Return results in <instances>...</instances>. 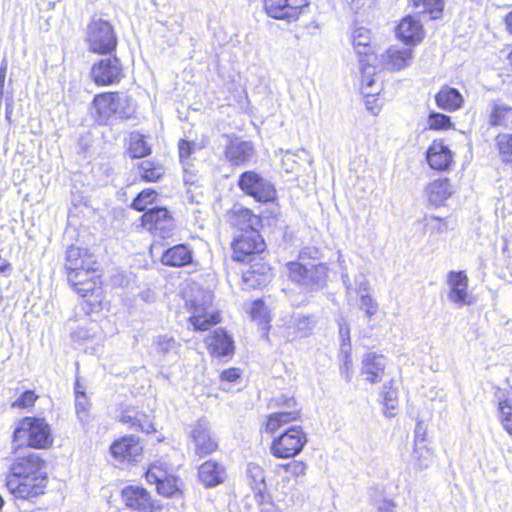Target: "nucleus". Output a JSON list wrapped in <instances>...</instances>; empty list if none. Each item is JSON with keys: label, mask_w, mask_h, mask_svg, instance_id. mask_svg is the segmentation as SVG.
<instances>
[{"label": "nucleus", "mask_w": 512, "mask_h": 512, "mask_svg": "<svg viewBox=\"0 0 512 512\" xmlns=\"http://www.w3.org/2000/svg\"><path fill=\"white\" fill-rule=\"evenodd\" d=\"M85 260L82 257V250L79 247L70 246L66 252V269L68 273L87 269Z\"/></svg>", "instance_id": "obj_42"}, {"label": "nucleus", "mask_w": 512, "mask_h": 512, "mask_svg": "<svg viewBox=\"0 0 512 512\" xmlns=\"http://www.w3.org/2000/svg\"><path fill=\"white\" fill-rule=\"evenodd\" d=\"M383 406L386 417H394L398 411V391L391 386L383 387Z\"/></svg>", "instance_id": "obj_44"}, {"label": "nucleus", "mask_w": 512, "mask_h": 512, "mask_svg": "<svg viewBox=\"0 0 512 512\" xmlns=\"http://www.w3.org/2000/svg\"><path fill=\"white\" fill-rule=\"evenodd\" d=\"M190 437L194 443L196 453L200 456L211 454L218 448V443L211 436L208 423L204 420H199L192 427Z\"/></svg>", "instance_id": "obj_22"}, {"label": "nucleus", "mask_w": 512, "mask_h": 512, "mask_svg": "<svg viewBox=\"0 0 512 512\" xmlns=\"http://www.w3.org/2000/svg\"><path fill=\"white\" fill-rule=\"evenodd\" d=\"M433 461V451L426 444H414L411 463L417 470L428 468Z\"/></svg>", "instance_id": "obj_38"}, {"label": "nucleus", "mask_w": 512, "mask_h": 512, "mask_svg": "<svg viewBox=\"0 0 512 512\" xmlns=\"http://www.w3.org/2000/svg\"><path fill=\"white\" fill-rule=\"evenodd\" d=\"M209 352L215 357L231 356L234 353L232 338L222 329H217L206 339Z\"/></svg>", "instance_id": "obj_28"}, {"label": "nucleus", "mask_w": 512, "mask_h": 512, "mask_svg": "<svg viewBox=\"0 0 512 512\" xmlns=\"http://www.w3.org/2000/svg\"><path fill=\"white\" fill-rule=\"evenodd\" d=\"M128 153L132 158L145 157L150 153V147L142 134L134 132L130 135Z\"/></svg>", "instance_id": "obj_41"}, {"label": "nucleus", "mask_w": 512, "mask_h": 512, "mask_svg": "<svg viewBox=\"0 0 512 512\" xmlns=\"http://www.w3.org/2000/svg\"><path fill=\"white\" fill-rule=\"evenodd\" d=\"M85 41L89 51L95 54H110L117 47V36L112 25L101 18L90 21Z\"/></svg>", "instance_id": "obj_4"}, {"label": "nucleus", "mask_w": 512, "mask_h": 512, "mask_svg": "<svg viewBox=\"0 0 512 512\" xmlns=\"http://www.w3.org/2000/svg\"><path fill=\"white\" fill-rule=\"evenodd\" d=\"M417 8L422 7V12H427L432 18H438L443 10V2L441 0H413Z\"/></svg>", "instance_id": "obj_47"}, {"label": "nucleus", "mask_w": 512, "mask_h": 512, "mask_svg": "<svg viewBox=\"0 0 512 512\" xmlns=\"http://www.w3.org/2000/svg\"><path fill=\"white\" fill-rule=\"evenodd\" d=\"M133 112L131 99L126 95L113 92L96 95L90 108L91 116L100 125L107 124L112 116L121 119L130 118Z\"/></svg>", "instance_id": "obj_2"}, {"label": "nucleus", "mask_w": 512, "mask_h": 512, "mask_svg": "<svg viewBox=\"0 0 512 512\" xmlns=\"http://www.w3.org/2000/svg\"><path fill=\"white\" fill-rule=\"evenodd\" d=\"M121 496L126 506L131 509L146 511L152 507L150 495L142 487H125L122 490Z\"/></svg>", "instance_id": "obj_29"}, {"label": "nucleus", "mask_w": 512, "mask_h": 512, "mask_svg": "<svg viewBox=\"0 0 512 512\" xmlns=\"http://www.w3.org/2000/svg\"><path fill=\"white\" fill-rule=\"evenodd\" d=\"M157 346L162 352L168 353L178 349V343L170 337L160 336L157 339Z\"/></svg>", "instance_id": "obj_58"}, {"label": "nucleus", "mask_w": 512, "mask_h": 512, "mask_svg": "<svg viewBox=\"0 0 512 512\" xmlns=\"http://www.w3.org/2000/svg\"><path fill=\"white\" fill-rule=\"evenodd\" d=\"M356 292L360 296L359 308L365 312L366 317L370 320L378 310V304L370 295V285L368 280L361 276L356 280Z\"/></svg>", "instance_id": "obj_33"}, {"label": "nucleus", "mask_w": 512, "mask_h": 512, "mask_svg": "<svg viewBox=\"0 0 512 512\" xmlns=\"http://www.w3.org/2000/svg\"><path fill=\"white\" fill-rule=\"evenodd\" d=\"M238 185L241 190L259 202L272 201L276 197L274 186L254 171L241 174Z\"/></svg>", "instance_id": "obj_11"}, {"label": "nucleus", "mask_w": 512, "mask_h": 512, "mask_svg": "<svg viewBox=\"0 0 512 512\" xmlns=\"http://www.w3.org/2000/svg\"><path fill=\"white\" fill-rule=\"evenodd\" d=\"M426 160L432 169L445 170L452 163L453 155L442 141L434 140L426 152Z\"/></svg>", "instance_id": "obj_26"}, {"label": "nucleus", "mask_w": 512, "mask_h": 512, "mask_svg": "<svg viewBox=\"0 0 512 512\" xmlns=\"http://www.w3.org/2000/svg\"><path fill=\"white\" fill-rule=\"evenodd\" d=\"M285 409L271 413L267 416L263 429L267 433H275L282 426L297 420L300 417V409L294 398H289L284 403Z\"/></svg>", "instance_id": "obj_20"}, {"label": "nucleus", "mask_w": 512, "mask_h": 512, "mask_svg": "<svg viewBox=\"0 0 512 512\" xmlns=\"http://www.w3.org/2000/svg\"><path fill=\"white\" fill-rule=\"evenodd\" d=\"M199 478L205 486H215L225 478L224 468L214 461H207L199 468Z\"/></svg>", "instance_id": "obj_34"}, {"label": "nucleus", "mask_w": 512, "mask_h": 512, "mask_svg": "<svg viewBox=\"0 0 512 512\" xmlns=\"http://www.w3.org/2000/svg\"><path fill=\"white\" fill-rule=\"evenodd\" d=\"M281 468L285 469L287 472H289L293 476H301L305 474L306 466L304 463L299 461H292L288 464H284L280 466Z\"/></svg>", "instance_id": "obj_60"}, {"label": "nucleus", "mask_w": 512, "mask_h": 512, "mask_svg": "<svg viewBox=\"0 0 512 512\" xmlns=\"http://www.w3.org/2000/svg\"><path fill=\"white\" fill-rule=\"evenodd\" d=\"M266 14L274 19L292 22L298 19L307 0H263Z\"/></svg>", "instance_id": "obj_14"}, {"label": "nucleus", "mask_w": 512, "mask_h": 512, "mask_svg": "<svg viewBox=\"0 0 512 512\" xmlns=\"http://www.w3.org/2000/svg\"><path fill=\"white\" fill-rule=\"evenodd\" d=\"M97 325L90 323V327L80 326L73 333L72 338L77 342H83L95 336Z\"/></svg>", "instance_id": "obj_53"}, {"label": "nucleus", "mask_w": 512, "mask_h": 512, "mask_svg": "<svg viewBox=\"0 0 512 512\" xmlns=\"http://www.w3.org/2000/svg\"><path fill=\"white\" fill-rule=\"evenodd\" d=\"M265 243L257 230L239 235L233 245L235 259L244 261L246 256L257 254L264 251Z\"/></svg>", "instance_id": "obj_19"}, {"label": "nucleus", "mask_w": 512, "mask_h": 512, "mask_svg": "<svg viewBox=\"0 0 512 512\" xmlns=\"http://www.w3.org/2000/svg\"><path fill=\"white\" fill-rule=\"evenodd\" d=\"M489 123L492 126L512 127V107L501 102L491 105Z\"/></svg>", "instance_id": "obj_35"}, {"label": "nucleus", "mask_w": 512, "mask_h": 512, "mask_svg": "<svg viewBox=\"0 0 512 512\" xmlns=\"http://www.w3.org/2000/svg\"><path fill=\"white\" fill-rule=\"evenodd\" d=\"M247 477L249 485L253 490L261 493L265 489V473L262 467L255 463H249L247 466Z\"/></svg>", "instance_id": "obj_43"}, {"label": "nucleus", "mask_w": 512, "mask_h": 512, "mask_svg": "<svg viewBox=\"0 0 512 512\" xmlns=\"http://www.w3.org/2000/svg\"><path fill=\"white\" fill-rule=\"evenodd\" d=\"M342 353L344 354L343 365L341 367L342 375L344 379L349 382L352 379V360L350 357V349L341 348Z\"/></svg>", "instance_id": "obj_57"}, {"label": "nucleus", "mask_w": 512, "mask_h": 512, "mask_svg": "<svg viewBox=\"0 0 512 512\" xmlns=\"http://www.w3.org/2000/svg\"><path fill=\"white\" fill-rule=\"evenodd\" d=\"M306 443L307 437L302 427L293 426L272 440L270 452L276 458H293L303 450Z\"/></svg>", "instance_id": "obj_7"}, {"label": "nucleus", "mask_w": 512, "mask_h": 512, "mask_svg": "<svg viewBox=\"0 0 512 512\" xmlns=\"http://www.w3.org/2000/svg\"><path fill=\"white\" fill-rule=\"evenodd\" d=\"M212 296L209 292L201 291L193 299L187 301L190 312L189 322L194 330L206 331L219 323V314L211 307Z\"/></svg>", "instance_id": "obj_6"}, {"label": "nucleus", "mask_w": 512, "mask_h": 512, "mask_svg": "<svg viewBox=\"0 0 512 512\" xmlns=\"http://www.w3.org/2000/svg\"><path fill=\"white\" fill-rule=\"evenodd\" d=\"M228 221L232 226L238 228L244 233L249 232L252 229L256 230L260 224V218L241 205H235L229 211Z\"/></svg>", "instance_id": "obj_27"}, {"label": "nucleus", "mask_w": 512, "mask_h": 512, "mask_svg": "<svg viewBox=\"0 0 512 512\" xmlns=\"http://www.w3.org/2000/svg\"><path fill=\"white\" fill-rule=\"evenodd\" d=\"M424 193L429 203L440 206L452 195L453 189L448 179L439 178L428 183Z\"/></svg>", "instance_id": "obj_30"}, {"label": "nucleus", "mask_w": 512, "mask_h": 512, "mask_svg": "<svg viewBox=\"0 0 512 512\" xmlns=\"http://www.w3.org/2000/svg\"><path fill=\"white\" fill-rule=\"evenodd\" d=\"M156 198L157 192L155 190L145 189L134 199L132 206L138 211H144L156 201Z\"/></svg>", "instance_id": "obj_46"}, {"label": "nucleus", "mask_w": 512, "mask_h": 512, "mask_svg": "<svg viewBox=\"0 0 512 512\" xmlns=\"http://www.w3.org/2000/svg\"><path fill=\"white\" fill-rule=\"evenodd\" d=\"M426 429L419 422L415 429L414 444H425Z\"/></svg>", "instance_id": "obj_62"}, {"label": "nucleus", "mask_w": 512, "mask_h": 512, "mask_svg": "<svg viewBox=\"0 0 512 512\" xmlns=\"http://www.w3.org/2000/svg\"><path fill=\"white\" fill-rule=\"evenodd\" d=\"M251 317L259 325H267L269 323V314L267 307L261 300H256L252 304Z\"/></svg>", "instance_id": "obj_50"}, {"label": "nucleus", "mask_w": 512, "mask_h": 512, "mask_svg": "<svg viewBox=\"0 0 512 512\" xmlns=\"http://www.w3.org/2000/svg\"><path fill=\"white\" fill-rule=\"evenodd\" d=\"M146 479L149 483L155 484L158 493L165 497L181 494L180 480L168 471V466L163 460H156L149 466Z\"/></svg>", "instance_id": "obj_9"}, {"label": "nucleus", "mask_w": 512, "mask_h": 512, "mask_svg": "<svg viewBox=\"0 0 512 512\" xmlns=\"http://www.w3.org/2000/svg\"><path fill=\"white\" fill-rule=\"evenodd\" d=\"M14 442L18 447L47 449L53 443L51 428L43 418L25 417L14 430Z\"/></svg>", "instance_id": "obj_1"}, {"label": "nucleus", "mask_w": 512, "mask_h": 512, "mask_svg": "<svg viewBox=\"0 0 512 512\" xmlns=\"http://www.w3.org/2000/svg\"><path fill=\"white\" fill-rule=\"evenodd\" d=\"M13 455V461L9 468L10 475L8 477L21 478L45 474L43 472L44 461L37 453L27 448L16 446L13 448Z\"/></svg>", "instance_id": "obj_8"}, {"label": "nucleus", "mask_w": 512, "mask_h": 512, "mask_svg": "<svg viewBox=\"0 0 512 512\" xmlns=\"http://www.w3.org/2000/svg\"><path fill=\"white\" fill-rule=\"evenodd\" d=\"M192 251L184 244L175 245L167 249L161 257L166 266L182 267L192 263Z\"/></svg>", "instance_id": "obj_31"}, {"label": "nucleus", "mask_w": 512, "mask_h": 512, "mask_svg": "<svg viewBox=\"0 0 512 512\" xmlns=\"http://www.w3.org/2000/svg\"><path fill=\"white\" fill-rule=\"evenodd\" d=\"M426 226L432 231H436L438 233H444L448 229L447 223L443 219L433 216L427 218Z\"/></svg>", "instance_id": "obj_59"}, {"label": "nucleus", "mask_w": 512, "mask_h": 512, "mask_svg": "<svg viewBox=\"0 0 512 512\" xmlns=\"http://www.w3.org/2000/svg\"><path fill=\"white\" fill-rule=\"evenodd\" d=\"M367 77L361 74V92L365 97V103L367 109L373 114L377 115L380 111L381 106L377 104L375 96L379 93L381 85L378 84L373 77V83L367 86Z\"/></svg>", "instance_id": "obj_36"}, {"label": "nucleus", "mask_w": 512, "mask_h": 512, "mask_svg": "<svg viewBox=\"0 0 512 512\" xmlns=\"http://www.w3.org/2000/svg\"><path fill=\"white\" fill-rule=\"evenodd\" d=\"M496 398L498 400V412L502 425L512 435V399L506 397L503 391H498Z\"/></svg>", "instance_id": "obj_37"}, {"label": "nucleus", "mask_w": 512, "mask_h": 512, "mask_svg": "<svg viewBox=\"0 0 512 512\" xmlns=\"http://www.w3.org/2000/svg\"><path fill=\"white\" fill-rule=\"evenodd\" d=\"M288 278L303 290H317L326 285L329 268L325 263L288 262Z\"/></svg>", "instance_id": "obj_3"}, {"label": "nucleus", "mask_w": 512, "mask_h": 512, "mask_svg": "<svg viewBox=\"0 0 512 512\" xmlns=\"http://www.w3.org/2000/svg\"><path fill=\"white\" fill-rule=\"evenodd\" d=\"M204 146L194 141L182 139L178 144L179 159L183 165V170L187 171V167H191L194 162V154L201 150Z\"/></svg>", "instance_id": "obj_40"}, {"label": "nucleus", "mask_w": 512, "mask_h": 512, "mask_svg": "<svg viewBox=\"0 0 512 512\" xmlns=\"http://www.w3.org/2000/svg\"><path fill=\"white\" fill-rule=\"evenodd\" d=\"M110 453L114 460L119 463L138 462L141 460L143 446L135 436H123L115 440L110 446Z\"/></svg>", "instance_id": "obj_15"}, {"label": "nucleus", "mask_w": 512, "mask_h": 512, "mask_svg": "<svg viewBox=\"0 0 512 512\" xmlns=\"http://www.w3.org/2000/svg\"><path fill=\"white\" fill-rule=\"evenodd\" d=\"M68 280L82 297L89 295L99 297L101 295V281L96 269L87 267L81 271L68 273Z\"/></svg>", "instance_id": "obj_16"}, {"label": "nucleus", "mask_w": 512, "mask_h": 512, "mask_svg": "<svg viewBox=\"0 0 512 512\" xmlns=\"http://www.w3.org/2000/svg\"><path fill=\"white\" fill-rule=\"evenodd\" d=\"M244 282L250 283L249 285L254 287L256 285V274L255 271H248L243 276Z\"/></svg>", "instance_id": "obj_63"}, {"label": "nucleus", "mask_w": 512, "mask_h": 512, "mask_svg": "<svg viewBox=\"0 0 512 512\" xmlns=\"http://www.w3.org/2000/svg\"><path fill=\"white\" fill-rule=\"evenodd\" d=\"M89 408V399L84 393L83 387L81 386L79 381H77L75 383V409L77 417L83 425L88 424L89 422Z\"/></svg>", "instance_id": "obj_39"}, {"label": "nucleus", "mask_w": 512, "mask_h": 512, "mask_svg": "<svg viewBox=\"0 0 512 512\" xmlns=\"http://www.w3.org/2000/svg\"><path fill=\"white\" fill-rule=\"evenodd\" d=\"M396 36L407 45H416L423 39L424 29L417 18L406 16L396 27Z\"/></svg>", "instance_id": "obj_25"}, {"label": "nucleus", "mask_w": 512, "mask_h": 512, "mask_svg": "<svg viewBox=\"0 0 512 512\" xmlns=\"http://www.w3.org/2000/svg\"><path fill=\"white\" fill-rule=\"evenodd\" d=\"M38 396L33 391H25L16 401L12 403V407L28 408L34 405Z\"/></svg>", "instance_id": "obj_54"}, {"label": "nucleus", "mask_w": 512, "mask_h": 512, "mask_svg": "<svg viewBox=\"0 0 512 512\" xmlns=\"http://www.w3.org/2000/svg\"><path fill=\"white\" fill-rule=\"evenodd\" d=\"M428 126L432 130H447L452 126V123L447 115L431 113L428 117Z\"/></svg>", "instance_id": "obj_51"}, {"label": "nucleus", "mask_w": 512, "mask_h": 512, "mask_svg": "<svg viewBox=\"0 0 512 512\" xmlns=\"http://www.w3.org/2000/svg\"><path fill=\"white\" fill-rule=\"evenodd\" d=\"M448 299L458 305H470L474 302L472 294L468 291V277L463 271H451L448 274Z\"/></svg>", "instance_id": "obj_18"}, {"label": "nucleus", "mask_w": 512, "mask_h": 512, "mask_svg": "<svg viewBox=\"0 0 512 512\" xmlns=\"http://www.w3.org/2000/svg\"><path fill=\"white\" fill-rule=\"evenodd\" d=\"M316 320L312 316L296 313L286 321L284 326V337L287 341L305 338L312 334Z\"/></svg>", "instance_id": "obj_21"}, {"label": "nucleus", "mask_w": 512, "mask_h": 512, "mask_svg": "<svg viewBox=\"0 0 512 512\" xmlns=\"http://www.w3.org/2000/svg\"><path fill=\"white\" fill-rule=\"evenodd\" d=\"M339 336L342 341V348L350 349V327L345 318L338 320Z\"/></svg>", "instance_id": "obj_55"}, {"label": "nucleus", "mask_w": 512, "mask_h": 512, "mask_svg": "<svg viewBox=\"0 0 512 512\" xmlns=\"http://www.w3.org/2000/svg\"><path fill=\"white\" fill-rule=\"evenodd\" d=\"M296 164V155L292 152H285L282 156V166L286 172H293Z\"/></svg>", "instance_id": "obj_61"}, {"label": "nucleus", "mask_w": 512, "mask_h": 512, "mask_svg": "<svg viewBox=\"0 0 512 512\" xmlns=\"http://www.w3.org/2000/svg\"><path fill=\"white\" fill-rule=\"evenodd\" d=\"M435 102L439 108L453 112L462 107L464 98L457 89L443 86L435 95Z\"/></svg>", "instance_id": "obj_32"}, {"label": "nucleus", "mask_w": 512, "mask_h": 512, "mask_svg": "<svg viewBox=\"0 0 512 512\" xmlns=\"http://www.w3.org/2000/svg\"><path fill=\"white\" fill-rule=\"evenodd\" d=\"M91 77L98 86L118 83L123 77L120 61L117 58L101 59L92 66Z\"/></svg>", "instance_id": "obj_17"}, {"label": "nucleus", "mask_w": 512, "mask_h": 512, "mask_svg": "<svg viewBox=\"0 0 512 512\" xmlns=\"http://www.w3.org/2000/svg\"><path fill=\"white\" fill-rule=\"evenodd\" d=\"M371 502L376 507L377 512H394L396 507L394 500L387 497L380 498V494L378 495L376 492L371 495Z\"/></svg>", "instance_id": "obj_52"}, {"label": "nucleus", "mask_w": 512, "mask_h": 512, "mask_svg": "<svg viewBox=\"0 0 512 512\" xmlns=\"http://www.w3.org/2000/svg\"><path fill=\"white\" fill-rule=\"evenodd\" d=\"M413 59V49L400 45L390 46L373 65L375 72L378 68L391 72L401 71L408 67Z\"/></svg>", "instance_id": "obj_13"}, {"label": "nucleus", "mask_w": 512, "mask_h": 512, "mask_svg": "<svg viewBox=\"0 0 512 512\" xmlns=\"http://www.w3.org/2000/svg\"><path fill=\"white\" fill-rule=\"evenodd\" d=\"M225 156L232 164L242 165L255 156V148L251 141L236 137L227 145Z\"/></svg>", "instance_id": "obj_24"}, {"label": "nucleus", "mask_w": 512, "mask_h": 512, "mask_svg": "<svg viewBox=\"0 0 512 512\" xmlns=\"http://www.w3.org/2000/svg\"><path fill=\"white\" fill-rule=\"evenodd\" d=\"M500 159L505 163L512 162V134L501 133L495 138Z\"/></svg>", "instance_id": "obj_45"}, {"label": "nucleus", "mask_w": 512, "mask_h": 512, "mask_svg": "<svg viewBox=\"0 0 512 512\" xmlns=\"http://www.w3.org/2000/svg\"><path fill=\"white\" fill-rule=\"evenodd\" d=\"M140 170L142 177L146 181H156L164 174V169L162 166L155 165L152 162L144 161L140 165Z\"/></svg>", "instance_id": "obj_48"}, {"label": "nucleus", "mask_w": 512, "mask_h": 512, "mask_svg": "<svg viewBox=\"0 0 512 512\" xmlns=\"http://www.w3.org/2000/svg\"><path fill=\"white\" fill-rule=\"evenodd\" d=\"M47 476L7 477L6 486L17 499L32 500L45 492Z\"/></svg>", "instance_id": "obj_10"}, {"label": "nucleus", "mask_w": 512, "mask_h": 512, "mask_svg": "<svg viewBox=\"0 0 512 512\" xmlns=\"http://www.w3.org/2000/svg\"><path fill=\"white\" fill-rule=\"evenodd\" d=\"M505 24L508 31L512 34V11L505 17Z\"/></svg>", "instance_id": "obj_64"}, {"label": "nucleus", "mask_w": 512, "mask_h": 512, "mask_svg": "<svg viewBox=\"0 0 512 512\" xmlns=\"http://www.w3.org/2000/svg\"><path fill=\"white\" fill-rule=\"evenodd\" d=\"M352 44L359 57L361 74L367 77V86L373 83L375 66L373 63L378 60L372 45V35L369 29L364 27L356 28L352 33Z\"/></svg>", "instance_id": "obj_5"}, {"label": "nucleus", "mask_w": 512, "mask_h": 512, "mask_svg": "<svg viewBox=\"0 0 512 512\" xmlns=\"http://www.w3.org/2000/svg\"><path fill=\"white\" fill-rule=\"evenodd\" d=\"M241 377V370L239 368H229L224 371H222L220 375V379L222 382V388L227 389L224 386V383H235L237 382Z\"/></svg>", "instance_id": "obj_56"}, {"label": "nucleus", "mask_w": 512, "mask_h": 512, "mask_svg": "<svg viewBox=\"0 0 512 512\" xmlns=\"http://www.w3.org/2000/svg\"><path fill=\"white\" fill-rule=\"evenodd\" d=\"M120 421L125 424H130L131 427H139L141 431L146 433L154 432L155 428L152 423H148L146 425L140 424V419L138 418V414L134 411H125L120 417Z\"/></svg>", "instance_id": "obj_49"}, {"label": "nucleus", "mask_w": 512, "mask_h": 512, "mask_svg": "<svg viewBox=\"0 0 512 512\" xmlns=\"http://www.w3.org/2000/svg\"><path fill=\"white\" fill-rule=\"evenodd\" d=\"M142 226L155 237L165 239L172 234L174 221L166 208H151L141 218Z\"/></svg>", "instance_id": "obj_12"}, {"label": "nucleus", "mask_w": 512, "mask_h": 512, "mask_svg": "<svg viewBox=\"0 0 512 512\" xmlns=\"http://www.w3.org/2000/svg\"><path fill=\"white\" fill-rule=\"evenodd\" d=\"M386 357L369 351L362 358L361 373L370 383L380 382L385 374Z\"/></svg>", "instance_id": "obj_23"}]
</instances>
